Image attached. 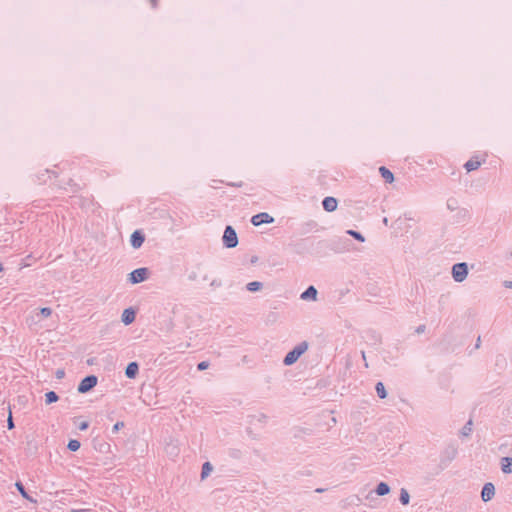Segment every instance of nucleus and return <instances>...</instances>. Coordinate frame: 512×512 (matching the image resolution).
I'll return each instance as SVG.
<instances>
[{
    "instance_id": "obj_1",
    "label": "nucleus",
    "mask_w": 512,
    "mask_h": 512,
    "mask_svg": "<svg viewBox=\"0 0 512 512\" xmlns=\"http://www.w3.org/2000/svg\"><path fill=\"white\" fill-rule=\"evenodd\" d=\"M308 349V343L303 341L295 346L287 355L285 356L283 363L286 366H290L294 364L302 354H304Z\"/></svg>"
},
{
    "instance_id": "obj_33",
    "label": "nucleus",
    "mask_w": 512,
    "mask_h": 512,
    "mask_svg": "<svg viewBox=\"0 0 512 512\" xmlns=\"http://www.w3.org/2000/svg\"><path fill=\"white\" fill-rule=\"evenodd\" d=\"M88 426H89L88 422L84 421L79 425V429L83 431V430H86L88 428Z\"/></svg>"
},
{
    "instance_id": "obj_29",
    "label": "nucleus",
    "mask_w": 512,
    "mask_h": 512,
    "mask_svg": "<svg viewBox=\"0 0 512 512\" xmlns=\"http://www.w3.org/2000/svg\"><path fill=\"white\" fill-rule=\"evenodd\" d=\"M376 493L380 496L384 495V482H380L376 487Z\"/></svg>"
},
{
    "instance_id": "obj_8",
    "label": "nucleus",
    "mask_w": 512,
    "mask_h": 512,
    "mask_svg": "<svg viewBox=\"0 0 512 512\" xmlns=\"http://www.w3.org/2000/svg\"><path fill=\"white\" fill-rule=\"evenodd\" d=\"M495 495V486L491 483H485L481 490V499L484 502L490 501Z\"/></svg>"
},
{
    "instance_id": "obj_16",
    "label": "nucleus",
    "mask_w": 512,
    "mask_h": 512,
    "mask_svg": "<svg viewBox=\"0 0 512 512\" xmlns=\"http://www.w3.org/2000/svg\"><path fill=\"white\" fill-rule=\"evenodd\" d=\"M480 165H481L480 161L470 159L465 163L464 167L467 170V172H471V171L478 169L480 167Z\"/></svg>"
},
{
    "instance_id": "obj_40",
    "label": "nucleus",
    "mask_w": 512,
    "mask_h": 512,
    "mask_svg": "<svg viewBox=\"0 0 512 512\" xmlns=\"http://www.w3.org/2000/svg\"><path fill=\"white\" fill-rule=\"evenodd\" d=\"M315 491H316L317 493H322V492H324V489H323V488H318V489H316Z\"/></svg>"
},
{
    "instance_id": "obj_28",
    "label": "nucleus",
    "mask_w": 512,
    "mask_h": 512,
    "mask_svg": "<svg viewBox=\"0 0 512 512\" xmlns=\"http://www.w3.org/2000/svg\"><path fill=\"white\" fill-rule=\"evenodd\" d=\"M458 215H459V217L465 219V218L469 217V211L466 208H461L458 211Z\"/></svg>"
},
{
    "instance_id": "obj_17",
    "label": "nucleus",
    "mask_w": 512,
    "mask_h": 512,
    "mask_svg": "<svg viewBox=\"0 0 512 512\" xmlns=\"http://www.w3.org/2000/svg\"><path fill=\"white\" fill-rule=\"evenodd\" d=\"M472 425H473L472 420L471 419L468 420L466 422V424L460 430V435L463 437H468L472 433Z\"/></svg>"
},
{
    "instance_id": "obj_20",
    "label": "nucleus",
    "mask_w": 512,
    "mask_h": 512,
    "mask_svg": "<svg viewBox=\"0 0 512 512\" xmlns=\"http://www.w3.org/2000/svg\"><path fill=\"white\" fill-rule=\"evenodd\" d=\"M400 502L403 504V505H407L409 504V501H410V495L408 493V491L405 489V488H402L401 491H400V498H399Z\"/></svg>"
},
{
    "instance_id": "obj_11",
    "label": "nucleus",
    "mask_w": 512,
    "mask_h": 512,
    "mask_svg": "<svg viewBox=\"0 0 512 512\" xmlns=\"http://www.w3.org/2000/svg\"><path fill=\"white\" fill-rule=\"evenodd\" d=\"M138 371H139L138 364L136 362H131L126 367L125 375L129 379H134L136 377V375L138 374Z\"/></svg>"
},
{
    "instance_id": "obj_34",
    "label": "nucleus",
    "mask_w": 512,
    "mask_h": 512,
    "mask_svg": "<svg viewBox=\"0 0 512 512\" xmlns=\"http://www.w3.org/2000/svg\"><path fill=\"white\" fill-rule=\"evenodd\" d=\"M56 376H57V378H59V379H60V378H62V377L64 376V371H63V370H58V371L56 372Z\"/></svg>"
},
{
    "instance_id": "obj_9",
    "label": "nucleus",
    "mask_w": 512,
    "mask_h": 512,
    "mask_svg": "<svg viewBox=\"0 0 512 512\" xmlns=\"http://www.w3.org/2000/svg\"><path fill=\"white\" fill-rule=\"evenodd\" d=\"M322 205L325 211L333 212L337 209L338 202L336 198L329 196L324 198Z\"/></svg>"
},
{
    "instance_id": "obj_21",
    "label": "nucleus",
    "mask_w": 512,
    "mask_h": 512,
    "mask_svg": "<svg viewBox=\"0 0 512 512\" xmlns=\"http://www.w3.org/2000/svg\"><path fill=\"white\" fill-rule=\"evenodd\" d=\"M212 465L209 463V462H205L202 466V471H201V478L204 479L206 478L210 472L212 471Z\"/></svg>"
},
{
    "instance_id": "obj_35",
    "label": "nucleus",
    "mask_w": 512,
    "mask_h": 512,
    "mask_svg": "<svg viewBox=\"0 0 512 512\" xmlns=\"http://www.w3.org/2000/svg\"><path fill=\"white\" fill-rule=\"evenodd\" d=\"M504 286H505L506 288H511V289H512V281H508V280H506V281L504 282Z\"/></svg>"
},
{
    "instance_id": "obj_43",
    "label": "nucleus",
    "mask_w": 512,
    "mask_h": 512,
    "mask_svg": "<svg viewBox=\"0 0 512 512\" xmlns=\"http://www.w3.org/2000/svg\"><path fill=\"white\" fill-rule=\"evenodd\" d=\"M3 271V265L0 263V272Z\"/></svg>"
},
{
    "instance_id": "obj_2",
    "label": "nucleus",
    "mask_w": 512,
    "mask_h": 512,
    "mask_svg": "<svg viewBox=\"0 0 512 512\" xmlns=\"http://www.w3.org/2000/svg\"><path fill=\"white\" fill-rule=\"evenodd\" d=\"M414 221V218L404 215L403 217H399L397 220H395L391 225V228L396 235H403L409 231V229L412 227L411 222Z\"/></svg>"
},
{
    "instance_id": "obj_19",
    "label": "nucleus",
    "mask_w": 512,
    "mask_h": 512,
    "mask_svg": "<svg viewBox=\"0 0 512 512\" xmlns=\"http://www.w3.org/2000/svg\"><path fill=\"white\" fill-rule=\"evenodd\" d=\"M59 397L54 391H49L45 394L46 404H51L58 401Z\"/></svg>"
},
{
    "instance_id": "obj_32",
    "label": "nucleus",
    "mask_w": 512,
    "mask_h": 512,
    "mask_svg": "<svg viewBox=\"0 0 512 512\" xmlns=\"http://www.w3.org/2000/svg\"><path fill=\"white\" fill-rule=\"evenodd\" d=\"M7 427L9 430L13 429L14 428V422H13V419H12V415L10 414L9 417H8V421H7Z\"/></svg>"
},
{
    "instance_id": "obj_23",
    "label": "nucleus",
    "mask_w": 512,
    "mask_h": 512,
    "mask_svg": "<svg viewBox=\"0 0 512 512\" xmlns=\"http://www.w3.org/2000/svg\"><path fill=\"white\" fill-rule=\"evenodd\" d=\"M68 449L70 451H77L79 448H80V442L78 440H75V439H71L69 442H68V445H67Z\"/></svg>"
},
{
    "instance_id": "obj_14",
    "label": "nucleus",
    "mask_w": 512,
    "mask_h": 512,
    "mask_svg": "<svg viewBox=\"0 0 512 512\" xmlns=\"http://www.w3.org/2000/svg\"><path fill=\"white\" fill-rule=\"evenodd\" d=\"M317 296V290L314 286H309L302 294L301 298L303 300L313 299L315 300Z\"/></svg>"
},
{
    "instance_id": "obj_15",
    "label": "nucleus",
    "mask_w": 512,
    "mask_h": 512,
    "mask_svg": "<svg viewBox=\"0 0 512 512\" xmlns=\"http://www.w3.org/2000/svg\"><path fill=\"white\" fill-rule=\"evenodd\" d=\"M17 490L19 491V493L22 495L23 498L33 502V503H36L37 500L36 499H33L25 490L23 484L21 482H17L15 484Z\"/></svg>"
},
{
    "instance_id": "obj_24",
    "label": "nucleus",
    "mask_w": 512,
    "mask_h": 512,
    "mask_svg": "<svg viewBox=\"0 0 512 512\" xmlns=\"http://www.w3.org/2000/svg\"><path fill=\"white\" fill-rule=\"evenodd\" d=\"M347 234L352 236L353 238H355L356 240H358L360 242H364V240H365L363 235L355 230H348Z\"/></svg>"
},
{
    "instance_id": "obj_6",
    "label": "nucleus",
    "mask_w": 512,
    "mask_h": 512,
    "mask_svg": "<svg viewBox=\"0 0 512 512\" xmlns=\"http://www.w3.org/2000/svg\"><path fill=\"white\" fill-rule=\"evenodd\" d=\"M148 278L147 268H138L130 273V281L133 284L145 281Z\"/></svg>"
},
{
    "instance_id": "obj_25",
    "label": "nucleus",
    "mask_w": 512,
    "mask_h": 512,
    "mask_svg": "<svg viewBox=\"0 0 512 512\" xmlns=\"http://www.w3.org/2000/svg\"><path fill=\"white\" fill-rule=\"evenodd\" d=\"M376 391L378 396L383 399L384 398V384L382 382H378L376 384Z\"/></svg>"
},
{
    "instance_id": "obj_36",
    "label": "nucleus",
    "mask_w": 512,
    "mask_h": 512,
    "mask_svg": "<svg viewBox=\"0 0 512 512\" xmlns=\"http://www.w3.org/2000/svg\"><path fill=\"white\" fill-rule=\"evenodd\" d=\"M424 330H425V326H424V325H420V326L416 329V332H417V333H422V332H424Z\"/></svg>"
},
{
    "instance_id": "obj_31",
    "label": "nucleus",
    "mask_w": 512,
    "mask_h": 512,
    "mask_svg": "<svg viewBox=\"0 0 512 512\" xmlns=\"http://www.w3.org/2000/svg\"><path fill=\"white\" fill-rule=\"evenodd\" d=\"M123 427H124V422L119 421V422H117V423H115V424H114V426H113V432H117V431H119V430H120L121 428H123Z\"/></svg>"
},
{
    "instance_id": "obj_4",
    "label": "nucleus",
    "mask_w": 512,
    "mask_h": 512,
    "mask_svg": "<svg viewBox=\"0 0 512 512\" xmlns=\"http://www.w3.org/2000/svg\"><path fill=\"white\" fill-rule=\"evenodd\" d=\"M223 242L228 248H234L238 244L237 234L231 226L226 227L223 235Z\"/></svg>"
},
{
    "instance_id": "obj_37",
    "label": "nucleus",
    "mask_w": 512,
    "mask_h": 512,
    "mask_svg": "<svg viewBox=\"0 0 512 512\" xmlns=\"http://www.w3.org/2000/svg\"><path fill=\"white\" fill-rule=\"evenodd\" d=\"M89 511V509H80V508H77V509H72L71 512H87Z\"/></svg>"
},
{
    "instance_id": "obj_22",
    "label": "nucleus",
    "mask_w": 512,
    "mask_h": 512,
    "mask_svg": "<svg viewBox=\"0 0 512 512\" xmlns=\"http://www.w3.org/2000/svg\"><path fill=\"white\" fill-rule=\"evenodd\" d=\"M262 288V283L258 281H253L247 284V289L251 292L258 291Z\"/></svg>"
},
{
    "instance_id": "obj_3",
    "label": "nucleus",
    "mask_w": 512,
    "mask_h": 512,
    "mask_svg": "<svg viewBox=\"0 0 512 512\" xmlns=\"http://www.w3.org/2000/svg\"><path fill=\"white\" fill-rule=\"evenodd\" d=\"M468 275V265L465 262H459L452 266V277L456 282H463Z\"/></svg>"
},
{
    "instance_id": "obj_26",
    "label": "nucleus",
    "mask_w": 512,
    "mask_h": 512,
    "mask_svg": "<svg viewBox=\"0 0 512 512\" xmlns=\"http://www.w3.org/2000/svg\"><path fill=\"white\" fill-rule=\"evenodd\" d=\"M40 313L44 317H49L52 314V309L49 307H43L40 309Z\"/></svg>"
},
{
    "instance_id": "obj_27",
    "label": "nucleus",
    "mask_w": 512,
    "mask_h": 512,
    "mask_svg": "<svg viewBox=\"0 0 512 512\" xmlns=\"http://www.w3.org/2000/svg\"><path fill=\"white\" fill-rule=\"evenodd\" d=\"M394 180V174L386 168V183H392Z\"/></svg>"
},
{
    "instance_id": "obj_30",
    "label": "nucleus",
    "mask_w": 512,
    "mask_h": 512,
    "mask_svg": "<svg viewBox=\"0 0 512 512\" xmlns=\"http://www.w3.org/2000/svg\"><path fill=\"white\" fill-rule=\"evenodd\" d=\"M208 367H209L208 361H202L197 365V369L200 371H203V370L207 369Z\"/></svg>"
},
{
    "instance_id": "obj_5",
    "label": "nucleus",
    "mask_w": 512,
    "mask_h": 512,
    "mask_svg": "<svg viewBox=\"0 0 512 512\" xmlns=\"http://www.w3.org/2000/svg\"><path fill=\"white\" fill-rule=\"evenodd\" d=\"M97 381H98V379L95 375L86 376L84 379H82V381L78 385V392L86 393V392L90 391L91 389H93L96 386Z\"/></svg>"
},
{
    "instance_id": "obj_13",
    "label": "nucleus",
    "mask_w": 512,
    "mask_h": 512,
    "mask_svg": "<svg viewBox=\"0 0 512 512\" xmlns=\"http://www.w3.org/2000/svg\"><path fill=\"white\" fill-rule=\"evenodd\" d=\"M135 320V312L131 308L125 309L122 314V322L126 325L131 324Z\"/></svg>"
},
{
    "instance_id": "obj_41",
    "label": "nucleus",
    "mask_w": 512,
    "mask_h": 512,
    "mask_svg": "<svg viewBox=\"0 0 512 512\" xmlns=\"http://www.w3.org/2000/svg\"><path fill=\"white\" fill-rule=\"evenodd\" d=\"M152 5L155 6L157 4V0H150Z\"/></svg>"
},
{
    "instance_id": "obj_38",
    "label": "nucleus",
    "mask_w": 512,
    "mask_h": 512,
    "mask_svg": "<svg viewBox=\"0 0 512 512\" xmlns=\"http://www.w3.org/2000/svg\"><path fill=\"white\" fill-rule=\"evenodd\" d=\"M379 173L384 178V166L379 167Z\"/></svg>"
},
{
    "instance_id": "obj_7",
    "label": "nucleus",
    "mask_w": 512,
    "mask_h": 512,
    "mask_svg": "<svg viewBox=\"0 0 512 512\" xmlns=\"http://www.w3.org/2000/svg\"><path fill=\"white\" fill-rule=\"evenodd\" d=\"M273 221H274V218L266 212L256 214L251 218V223L254 226H259L264 223H267V224L272 223Z\"/></svg>"
},
{
    "instance_id": "obj_10",
    "label": "nucleus",
    "mask_w": 512,
    "mask_h": 512,
    "mask_svg": "<svg viewBox=\"0 0 512 512\" xmlns=\"http://www.w3.org/2000/svg\"><path fill=\"white\" fill-rule=\"evenodd\" d=\"M145 238L144 235L140 231H135L131 235V245L134 248H139L143 244Z\"/></svg>"
},
{
    "instance_id": "obj_12",
    "label": "nucleus",
    "mask_w": 512,
    "mask_h": 512,
    "mask_svg": "<svg viewBox=\"0 0 512 512\" xmlns=\"http://www.w3.org/2000/svg\"><path fill=\"white\" fill-rule=\"evenodd\" d=\"M501 470L505 474L512 473V457H503L501 459Z\"/></svg>"
},
{
    "instance_id": "obj_39",
    "label": "nucleus",
    "mask_w": 512,
    "mask_h": 512,
    "mask_svg": "<svg viewBox=\"0 0 512 512\" xmlns=\"http://www.w3.org/2000/svg\"><path fill=\"white\" fill-rule=\"evenodd\" d=\"M390 493V487L388 484H386V495Z\"/></svg>"
},
{
    "instance_id": "obj_18",
    "label": "nucleus",
    "mask_w": 512,
    "mask_h": 512,
    "mask_svg": "<svg viewBox=\"0 0 512 512\" xmlns=\"http://www.w3.org/2000/svg\"><path fill=\"white\" fill-rule=\"evenodd\" d=\"M446 206L448 210L455 211L459 206L458 200L454 197H450L447 199Z\"/></svg>"
},
{
    "instance_id": "obj_42",
    "label": "nucleus",
    "mask_w": 512,
    "mask_h": 512,
    "mask_svg": "<svg viewBox=\"0 0 512 512\" xmlns=\"http://www.w3.org/2000/svg\"><path fill=\"white\" fill-rule=\"evenodd\" d=\"M479 342H480V337L478 338V340L476 341V347H479Z\"/></svg>"
}]
</instances>
